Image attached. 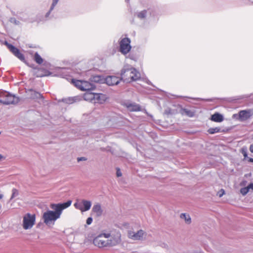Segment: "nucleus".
I'll list each match as a JSON object with an SVG mask.
<instances>
[{
	"mask_svg": "<svg viewBox=\"0 0 253 253\" xmlns=\"http://www.w3.org/2000/svg\"><path fill=\"white\" fill-rule=\"evenodd\" d=\"M121 79L124 82L130 83L140 78V74L134 68L125 67L121 71Z\"/></svg>",
	"mask_w": 253,
	"mask_h": 253,
	"instance_id": "1",
	"label": "nucleus"
},
{
	"mask_svg": "<svg viewBox=\"0 0 253 253\" xmlns=\"http://www.w3.org/2000/svg\"><path fill=\"white\" fill-rule=\"evenodd\" d=\"M20 101L19 98L10 92L0 90V103L3 105L16 104Z\"/></svg>",
	"mask_w": 253,
	"mask_h": 253,
	"instance_id": "2",
	"label": "nucleus"
},
{
	"mask_svg": "<svg viewBox=\"0 0 253 253\" xmlns=\"http://www.w3.org/2000/svg\"><path fill=\"white\" fill-rule=\"evenodd\" d=\"M72 83L76 87L82 91H87L92 90L96 87L95 84L90 81L88 82L84 80H78L72 79Z\"/></svg>",
	"mask_w": 253,
	"mask_h": 253,
	"instance_id": "3",
	"label": "nucleus"
},
{
	"mask_svg": "<svg viewBox=\"0 0 253 253\" xmlns=\"http://www.w3.org/2000/svg\"><path fill=\"white\" fill-rule=\"evenodd\" d=\"M36 221V215L30 213H26L23 217V227L27 230L32 228Z\"/></svg>",
	"mask_w": 253,
	"mask_h": 253,
	"instance_id": "4",
	"label": "nucleus"
},
{
	"mask_svg": "<svg viewBox=\"0 0 253 253\" xmlns=\"http://www.w3.org/2000/svg\"><path fill=\"white\" fill-rule=\"evenodd\" d=\"M72 201L68 200L66 202L62 203L52 204L51 205L50 207L51 209L55 210V211H54V213H55V214L59 218L62 211L70 207Z\"/></svg>",
	"mask_w": 253,
	"mask_h": 253,
	"instance_id": "5",
	"label": "nucleus"
},
{
	"mask_svg": "<svg viewBox=\"0 0 253 253\" xmlns=\"http://www.w3.org/2000/svg\"><path fill=\"white\" fill-rule=\"evenodd\" d=\"M42 218L44 223L48 226L54 224L55 221L59 218L54 211L48 210L43 213Z\"/></svg>",
	"mask_w": 253,
	"mask_h": 253,
	"instance_id": "6",
	"label": "nucleus"
},
{
	"mask_svg": "<svg viewBox=\"0 0 253 253\" xmlns=\"http://www.w3.org/2000/svg\"><path fill=\"white\" fill-rule=\"evenodd\" d=\"M4 44L6 45L10 51L12 53L14 56L20 59L21 61L29 65L25 59L24 54L20 52V50L18 48L8 43L7 41H5Z\"/></svg>",
	"mask_w": 253,
	"mask_h": 253,
	"instance_id": "7",
	"label": "nucleus"
},
{
	"mask_svg": "<svg viewBox=\"0 0 253 253\" xmlns=\"http://www.w3.org/2000/svg\"><path fill=\"white\" fill-rule=\"evenodd\" d=\"M131 48L130 40L128 38H123L120 42V51L125 55L128 53Z\"/></svg>",
	"mask_w": 253,
	"mask_h": 253,
	"instance_id": "8",
	"label": "nucleus"
},
{
	"mask_svg": "<svg viewBox=\"0 0 253 253\" xmlns=\"http://www.w3.org/2000/svg\"><path fill=\"white\" fill-rule=\"evenodd\" d=\"M93 243L94 246L99 248L111 247L109 239H103L101 235H98L93 240Z\"/></svg>",
	"mask_w": 253,
	"mask_h": 253,
	"instance_id": "9",
	"label": "nucleus"
},
{
	"mask_svg": "<svg viewBox=\"0 0 253 253\" xmlns=\"http://www.w3.org/2000/svg\"><path fill=\"white\" fill-rule=\"evenodd\" d=\"M25 92L27 95L30 96V98L32 100H38L39 99H43L42 95L38 91L34 90L32 88L25 89Z\"/></svg>",
	"mask_w": 253,
	"mask_h": 253,
	"instance_id": "10",
	"label": "nucleus"
},
{
	"mask_svg": "<svg viewBox=\"0 0 253 253\" xmlns=\"http://www.w3.org/2000/svg\"><path fill=\"white\" fill-rule=\"evenodd\" d=\"M122 81L121 77L119 78L115 76H108L105 79V82L109 86L117 85Z\"/></svg>",
	"mask_w": 253,
	"mask_h": 253,
	"instance_id": "11",
	"label": "nucleus"
},
{
	"mask_svg": "<svg viewBox=\"0 0 253 253\" xmlns=\"http://www.w3.org/2000/svg\"><path fill=\"white\" fill-rule=\"evenodd\" d=\"M123 105L126 107L127 110L131 112L139 111L141 109L139 105L135 103H131L129 101L125 102L123 103Z\"/></svg>",
	"mask_w": 253,
	"mask_h": 253,
	"instance_id": "12",
	"label": "nucleus"
},
{
	"mask_svg": "<svg viewBox=\"0 0 253 253\" xmlns=\"http://www.w3.org/2000/svg\"><path fill=\"white\" fill-rule=\"evenodd\" d=\"M111 238L109 239L111 247L119 244L121 242V235L120 232L111 235Z\"/></svg>",
	"mask_w": 253,
	"mask_h": 253,
	"instance_id": "13",
	"label": "nucleus"
},
{
	"mask_svg": "<svg viewBox=\"0 0 253 253\" xmlns=\"http://www.w3.org/2000/svg\"><path fill=\"white\" fill-rule=\"evenodd\" d=\"M144 233V231L141 229L138 230L137 232L129 231L128 232V237L129 238L133 240H140L142 239Z\"/></svg>",
	"mask_w": 253,
	"mask_h": 253,
	"instance_id": "14",
	"label": "nucleus"
},
{
	"mask_svg": "<svg viewBox=\"0 0 253 253\" xmlns=\"http://www.w3.org/2000/svg\"><path fill=\"white\" fill-rule=\"evenodd\" d=\"M94 100V103L103 104L104 103L107 99V97L106 94L103 93H95V95Z\"/></svg>",
	"mask_w": 253,
	"mask_h": 253,
	"instance_id": "15",
	"label": "nucleus"
},
{
	"mask_svg": "<svg viewBox=\"0 0 253 253\" xmlns=\"http://www.w3.org/2000/svg\"><path fill=\"white\" fill-rule=\"evenodd\" d=\"M95 93L92 92L91 90L86 91L84 94L83 98L84 100L94 102Z\"/></svg>",
	"mask_w": 253,
	"mask_h": 253,
	"instance_id": "16",
	"label": "nucleus"
},
{
	"mask_svg": "<svg viewBox=\"0 0 253 253\" xmlns=\"http://www.w3.org/2000/svg\"><path fill=\"white\" fill-rule=\"evenodd\" d=\"M180 113L181 115H185L189 117H193L195 114V111L194 110H189L182 107H181Z\"/></svg>",
	"mask_w": 253,
	"mask_h": 253,
	"instance_id": "17",
	"label": "nucleus"
},
{
	"mask_svg": "<svg viewBox=\"0 0 253 253\" xmlns=\"http://www.w3.org/2000/svg\"><path fill=\"white\" fill-rule=\"evenodd\" d=\"M211 120L214 122L220 123L224 120V117L221 114L216 112L211 116Z\"/></svg>",
	"mask_w": 253,
	"mask_h": 253,
	"instance_id": "18",
	"label": "nucleus"
},
{
	"mask_svg": "<svg viewBox=\"0 0 253 253\" xmlns=\"http://www.w3.org/2000/svg\"><path fill=\"white\" fill-rule=\"evenodd\" d=\"M89 81L92 83H102L105 82V79L102 76L94 75L92 76L89 79Z\"/></svg>",
	"mask_w": 253,
	"mask_h": 253,
	"instance_id": "19",
	"label": "nucleus"
},
{
	"mask_svg": "<svg viewBox=\"0 0 253 253\" xmlns=\"http://www.w3.org/2000/svg\"><path fill=\"white\" fill-rule=\"evenodd\" d=\"M250 116V112L246 110H242L239 113V120L241 121L247 120Z\"/></svg>",
	"mask_w": 253,
	"mask_h": 253,
	"instance_id": "20",
	"label": "nucleus"
},
{
	"mask_svg": "<svg viewBox=\"0 0 253 253\" xmlns=\"http://www.w3.org/2000/svg\"><path fill=\"white\" fill-rule=\"evenodd\" d=\"M92 211L96 213L97 217L101 216L103 213V210L101 209V205L97 203L94 205L92 208Z\"/></svg>",
	"mask_w": 253,
	"mask_h": 253,
	"instance_id": "21",
	"label": "nucleus"
},
{
	"mask_svg": "<svg viewBox=\"0 0 253 253\" xmlns=\"http://www.w3.org/2000/svg\"><path fill=\"white\" fill-rule=\"evenodd\" d=\"M208 132L210 134H213L215 133L224 132V130L221 129L220 127H211L207 130Z\"/></svg>",
	"mask_w": 253,
	"mask_h": 253,
	"instance_id": "22",
	"label": "nucleus"
},
{
	"mask_svg": "<svg viewBox=\"0 0 253 253\" xmlns=\"http://www.w3.org/2000/svg\"><path fill=\"white\" fill-rule=\"evenodd\" d=\"M83 209L84 210V211H88L91 206V203L89 201L83 200Z\"/></svg>",
	"mask_w": 253,
	"mask_h": 253,
	"instance_id": "23",
	"label": "nucleus"
},
{
	"mask_svg": "<svg viewBox=\"0 0 253 253\" xmlns=\"http://www.w3.org/2000/svg\"><path fill=\"white\" fill-rule=\"evenodd\" d=\"M78 97H68L65 98H62L61 100H60L59 101H61L63 102H64L67 104H71L75 102H76L78 100Z\"/></svg>",
	"mask_w": 253,
	"mask_h": 253,
	"instance_id": "24",
	"label": "nucleus"
},
{
	"mask_svg": "<svg viewBox=\"0 0 253 253\" xmlns=\"http://www.w3.org/2000/svg\"><path fill=\"white\" fill-rule=\"evenodd\" d=\"M59 70H60V71H59V73H60V76L63 78H66L68 80L67 78V77H68V72H67V70H68V69L66 68H59Z\"/></svg>",
	"mask_w": 253,
	"mask_h": 253,
	"instance_id": "25",
	"label": "nucleus"
},
{
	"mask_svg": "<svg viewBox=\"0 0 253 253\" xmlns=\"http://www.w3.org/2000/svg\"><path fill=\"white\" fill-rule=\"evenodd\" d=\"M34 60L39 64L43 62V59L38 52H36L34 55Z\"/></svg>",
	"mask_w": 253,
	"mask_h": 253,
	"instance_id": "26",
	"label": "nucleus"
},
{
	"mask_svg": "<svg viewBox=\"0 0 253 253\" xmlns=\"http://www.w3.org/2000/svg\"><path fill=\"white\" fill-rule=\"evenodd\" d=\"M180 217L182 219H184L186 223H187L188 224L191 223V218L188 214H187L185 213H181L180 215Z\"/></svg>",
	"mask_w": 253,
	"mask_h": 253,
	"instance_id": "27",
	"label": "nucleus"
},
{
	"mask_svg": "<svg viewBox=\"0 0 253 253\" xmlns=\"http://www.w3.org/2000/svg\"><path fill=\"white\" fill-rule=\"evenodd\" d=\"M147 10H143L137 14V16L140 19L145 18L146 17Z\"/></svg>",
	"mask_w": 253,
	"mask_h": 253,
	"instance_id": "28",
	"label": "nucleus"
},
{
	"mask_svg": "<svg viewBox=\"0 0 253 253\" xmlns=\"http://www.w3.org/2000/svg\"><path fill=\"white\" fill-rule=\"evenodd\" d=\"M74 206H75V207L76 209L80 210L82 211H84V210L83 209V200L81 202L76 203L74 204Z\"/></svg>",
	"mask_w": 253,
	"mask_h": 253,
	"instance_id": "29",
	"label": "nucleus"
},
{
	"mask_svg": "<svg viewBox=\"0 0 253 253\" xmlns=\"http://www.w3.org/2000/svg\"><path fill=\"white\" fill-rule=\"evenodd\" d=\"M18 195H19L18 191L15 188H13L12 190V195L10 197V200H12L14 198L17 196Z\"/></svg>",
	"mask_w": 253,
	"mask_h": 253,
	"instance_id": "30",
	"label": "nucleus"
},
{
	"mask_svg": "<svg viewBox=\"0 0 253 253\" xmlns=\"http://www.w3.org/2000/svg\"><path fill=\"white\" fill-rule=\"evenodd\" d=\"M241 153L243 154L244 157V159L248 158L247 149L246 147H243L241 150Z\"/></svg>",
	"mask_w": 253,
	"mask_h": 253,
	"instance_id": "31",
	"label": "nucleus"
},
{
	"mask_svg": "<svg viewBox=\"0 0 253 253\" xmlns=\"http://www.w3.org/2000/svg\"><path fill=\"white\" fill-rule=\"evenodd\" d=\"M249 189L247 187L242 188L240 190V192L243 195H246L249 192Z\"/></svg>",
	"mask_w": 253,
	"mask_h": 253,
	"instance_id": "32",
	"label": "nucleus"
},
{
	"mask_svg": "<svg viewBox=\"0 0 253 253\" xmlns=\"http://www.w3.org/2000/svg\"><path fill=\"white\" fill-rule=\"evenodd\" d=\"M98 235H101V237H104L105 239H109L108 238H109L111 236V234L110 233H101V234H99Z\"/></svg>",
	"mask_w": 253,
	"mask_h": 253,
	"instance_id": "33",
	"label": "nucleus"
},
{
	"mask_svg": "<svg viewBox=\"0 0 253 253\" xmlns=\"http://www.w3.org/2000/svg\"><path fill=\"white\" fill-rule=\"evenodd\" d=\"M192 99H194V100H204V101H209V102L213 101L214 100V98L203 99V98H192Z\"/></svg>",
	"mask_w": 253,
	"mask_h": 253,
	"instance_id": "34",
	"label": "nucleus"
},
{
	"mask_svg": "<svg viewBox=\"0 0 253 253\" xmlns=\"http://www.w3.org/2000/svg\"><path fill=\"white\" fill-rule=\"evenodd\" d=\"M55 6L56 5H54V6H52V3L51 4L49 11L45 14V17H47L49 16V15H50L51 12L53 10V9L54 8Z\"/></svg>",
	"mask_w": 253,
	"mask_h": 253,
	"instance_id": "35",
	"label": "nucleus"
},
{
	"mask_svg": "<svg viewBox=\"0 0 253 253\" xmlns=\"http://www.w3.org/2000/svg\"><path fill=\"white\" fill-rule=\"evenodd\" d=\"M10 21L11 23H14L15 25H18L19 21L17 20L15 18H11Z\"/></svg>",
	"mask_w": 253,
	"mask_h": 253,
	"instance_id": "36",
	"label": "nucleus"
},
{
	"mask_svg": "<svg viewBox=\"0 0 253 253\" xmlns=\"http://www.w3.org/2000/svg\"><path fill=\"white\" fill-rule=\"evenodd\" d=\"M93 219L91 217H89L87 218L86 223L87 225H90L92 222Z\"/></svg>",
	"mask_w": 253,
	"mask_h": 253,
	"instance_id": "37",
	"label": "nucleus"
},
{
	"mask_svg": "<svg viewBox=\"0 0 253 253\" xmlns=\"http://www.w3.org/2000/svg\"><path fill=\"white\" fill-rule=\"evenodd\" d=\"M86 160H87V158H86L85 157H78L77 158L78 162H80V161H86Z\"/></svg>",
	"mask_w": 253,
	"mask_h": 253,
	"instance_id": "38",
	"label": "nucleus"
},
{
	"mask_svg": "<svg viewBox=\"0 0 253 253\" xmlns=\"http://www.w3.org/2000/svg\"><path fill=\"white\" fill-rule=\"evenodd\" d=\"M116 174H117V176L118 177H120L122 175V172H121V171H120V169L119 168L117 169V172H116Z\"/></svg>",
	"mask_w": 253,
	"mask_h": 253,
	"instance_id": "39",
	"label": "nucleus"
},
{
	"mask_svg": "<svg viewBox=\"0 0 253 253\" xmlns=\"http://www.w3.org/2000/svg\"><path fill=\"white\" fill-rule=\"evenodd\" d=\"M248 189L249 190L250 189H252L253 190V183H251L247 186Z\"/></svg>",
	"mask_w": 253,
	"mask_h": 253,
	"instance_id": "40",
	"label": "nucleus"
},
{
	"mask_svg": "<svg viewBox=\"0 0 253 253\" xmlns=\"http://www.w3.org/2000/svg\"><path fill=\"white\" fill-rule=\"evenodd\" d=\"M59 0H52V6L56 5Z\"/></svg>",
	"mask_w": 253,
	"mask_h": 253,
	"instance_id": "41",
	"label": "nucleus"
},
{
	"mask_svg": "<svg viewBox=\"0 0 253 253\" xmlns=\"http://www.w3.org/2000/svg\"><path fill=\"white\" fill-rule=\"evenodd\" d=\"M221 191L222 192V193H220V192H219V193H218V195H219V197H222V195H223V194L224 193V190L222 189V190H221Z\"/></svg>",
	"mask_w": 253,
	"mask_h": 253,
	"instance_id": "42",
	"label": "nucleus"
},
{
	"mask_svg": "<svg viewBox=\"0 0 253 253\" xmlns=\"http://www.w3.org/2000/svg\"><path fill=\"white\" fill-rule=\"evenodd\" d=\"M250 151L252 152V153H253V143L251 144L250 146Z\"/></svg>",
	"mask_w": 253,
	"mask_h": 253,
	"instance_id": "43",
	"label": "nucleus"
},
{
	"mask_svg": "<svg viewBox=\"0 0 253 253\" xmlns=\"http://www.w3.org/2000/svg\"><path fill=\"white\" fill-rule=\"evenodd\" d=\"M248 158L249 162L253 163V158Z\"/></svg>",
	"mask_w": 253,
	"mask_h": 253,
	"instance_id": "44",
	"label": "nucleus"
},
{
	"mask_svg": "<svg viewBox=\"0 0 253 253\" xmlns=\"http://www.w3.org/2000/svg\"><path fill=\"white\" fill-rule=\"evenodd\" d=\"M2 197H3V195L0 194V200L2 198Z\"/></svg>",
	"mask_w": 253,
	"mask_h": 253,
	"instance_id": "45",
	"label": "nucleus"
},
{
	"mask_svg": "<svg viewBox=\"0 0 253 253\" xmlns=\"http://www.w3.org/2000/svg\"><path fill=\"white\" fill-rule=\"evenodd\" d=\"M2 156L1 154H0V160H1L2 159Z\"/></svg>",
	"mask_w": 253,
	"mask_h": 253,
	"instance_id": "46",
	"label": "nucleus"
},
{
	"mask_svg": "<svg viewBox=\"0 0 253 253\" xmlns=\"http://www.w3.org/2000/svg\"><path fill=\"white\" fill-rule=\"evenodd\" d=\"M166 113H167V114H169V113H170V111H168H168H166Z\"/></svg>",
	"mask_w": 253,
	"mask_h": 253,
	"instance_id": "47",
	"label": "nucleus"
},
{
	"mask_svg": "<svg viewBox=\"0 0 253 253\" xmlns=\"http://www.w3.org/2000/svg\"><path fill=\"white\" fill-rule=\"evenodd\" d=\"M237 99H232L231 100V101H234V100H237Z\"/></svg>",
	"mask_w": 253,
	"mask_h": 253,
	"instance_id": "48",
	"label": "nucleus"
},
{
	"mask_svg": "<svg viewBox=\"0 0 253 253\" xmlns=\"http://www.w3.org/2000/svg\"><path fill=\"white\" fill-rule=\"evenodd\" d=\"M250 1L253 3V0H250Z\"/></svg>",
	"mask_w": 253,
	"mask_h": 253,
	"instance_id": "49",
	"label": "nucleus"
},
{
	"mask_svg": "<svg viewBox=\"0 0 253 253\" xmlns=\"http://www.w3.org/2000/svg\"><path fill=\"white\" fill-rule=\"evenodd\" d=\"M126 0V1H129V0Z\"/></svg>",
	"mask_w": 253,
	"mask_h": 253,
	"instance_id": "50",
	"label": "nucleus"
}]
</instances>
